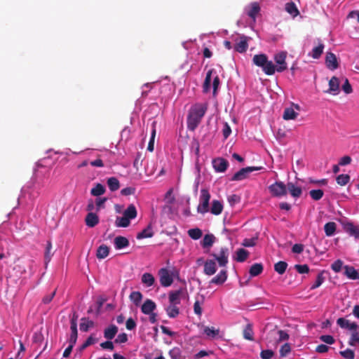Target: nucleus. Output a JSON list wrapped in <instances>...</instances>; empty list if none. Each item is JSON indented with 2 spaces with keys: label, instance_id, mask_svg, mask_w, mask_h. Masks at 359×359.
Segmentation results:
<instances>
[{
  "label": "nucleus",
  "instance_id": "nucleus-1",
  "mask_svg": "<svg viewBox=\"0 0 359 359\" xmlns=\"http://www.w3.org/2000/svg\"><path fill=\"white\" fill-rule=\"evenodd\" d=\"M208 109L206 103H196L191 107L187 116V128L194 131L201 122Z\"/></svg>",
  "mask_w": 359,
  "mask_h": 359
},
{
  "label": "nucleus",
  "instance_id": "nucleus-2",
  "mask_svg": "<svg viewBox=\"0 0 359 359\" xmlns=\"http://www.w3.org/2000/svg\"><path fill=\"white\" fill-rule=\"evenodd\" d=\"M210 194L208 189H202L199 198V204L197 207V212L201 214H205L209 212Z\"/></svg>",
  "mask_w": 359,
  "mask_h": 359
},
{
  "label": "nucleus",
  "instance_id": "nucleus-3",
  "mask_svg": "<svg viewBox=\"0 0 359 359\" xmlns=\"http://www.w3.org/2000/svg\"><path fill=\"white\" fill-rule=\"evenodd\" d=\"M229 252L226 247H222L218 253L210 254V256L214 257V260H216L221 267H224L227 265L229 262Z\"/></svg>",
  "mask_w": 359,
  "mask_h": 359
},
{
  "label": "nucleus",
  "instance_id": "nucleus-4",
  "mask_svg": "<svg viewBox=\"0 0 359 359\" xmlns=\"http://www.w3.org/2000/svg\"><path fill=\"white\" fill-rule=\"evenodd\" d=\"M269 190L273 197H282L287 194L286 184L281 181H278L269 187Z\"/></svg>",
  "mask_w": 359,
  "mask_h": 359
},
{
  "label": "nucleus",
  "instance_id": "nucleus-5",
  "mask_svg": "<svg viewBox=\"0 0 359 359\" xmlns=\"http://www.w3.org/2000/svg\"><path fill=\"white\" fill-rule=\"evenodd\" d=\"M262 167L250 166L241 168L239 171L236 172L231 177L232 181H241L246 179L249 174L253 171L260 170Z\"/></svg>",
  "mask_w": 359,
  "mask_h": 359
},
{
  "label": "nucleus",
  "instance_id": "nucleus-6",
  "mask_svg": "<svg viewBox=\"0 0 359 359\" xmlns=\"http://www.w3.org/2000/svg\"><path fill=\"white\" fill-rule=\"evenodd\" d=\"M160 283L163 287H169L173 283L172 274L166 268H162L158 271Z\"/></svg>",
  "mask_w": 359,
  "mask_h": 359
},
{
  "label": "nucleus",
  "instance_id": "nucleus-7",
  "mask_svg": "<svg viewBox=\"0 0 359 359\" xmlns=\"http://www.w3.org/2000/svg\"><path fill=\"white\" fill-rule=\"evenodd\" d=\"M287 52L280 51L274 55V60L278 65L276 68L278 72H282L287 69V66L286 63Z\"/></svg>",
  "mask_w": 359,
  "mask_h": 359
},
{
  "label": "nucleus",
  "instance_id": "nucleus-8",
  "mask_svg": "<svg viewBox=\"0 0 359 359\" xmlns=\"http://www.w3.org/2000/svg\"><path fill=\"white\" fill-rule=\"evenodd\" d=\"M212 165L217 172H223L227 169L229 162L225 158H217L212 161Z\"/></svg>",
  "mask_w": 359,
  "mask_h": 359
},
{
  "label": "nucleus",
  "instance_id": "nucleus-9",
  "mask_svg": "<svg viewBox=\"0 0 359 359\" xmlns=\"http://www.w3.org/2000/svg\"><path fill=\"white\" fill-rule=\"evenodd\" d=\"M337 324L341 328L348 329L352 331L359 330V325L355 323H351L348 320L344 318H339L337 320Z\"/></svg>",
  "mask_w": 359,
  "mask_h": 359
},
{
  "label": "nucleus",
  "instance_id": "nucleus-10",
  "mask_svg": "<svg viewBox=\"0 0 359 359\" xmlns=\"http://www.w3.org/2000/svg\"><path fill=\"white\" fill-rule=\"evenodd\" d=\"M49 176V172H43L41 171H36L34 177V184L36 185L39 189L44 187V179L48 178Z\"/></svg>",
  "mask_w": 359,
  "mask_h": 359
},
{
  "label": "nucleus",
  "instance_id": "nucleus-11",
  "mask_svg": "<svg viewBox=\"0 0 359 359\" xmlns=\"http://www.w3.org/2000/svg\"><path fill=\"white\" fill-rule=\"evenodd\" d=\"M344 230L351 236L359 239V227L355 226L352 222H346L343 224Z\"/></svg>",
  "mask_w": 359,
  "mask_h": 359
},
{
  "label": "nucleus",
  "instance_id": "nucleus-12",
  "mask_svg": "<svg viewBox=\"0 0 359 359\" xmlns=\"http://www.w3.org/2000/svg\"><path fill=\"white\" fill-rule=\"evenodd\" d=\"M217 271V265L214 259H208L204 263L203 272L208 276H212Z\"/></svg>",
  "mask_w": 359,
  "mask_h": 359
},
{
  "label": "nucleus",
  "instance_id": "nucleus-13",
  "mask_svg": "<svg viewBox=\"0 0 359 359\" xmlns=\"http://www.w3.org/2000/svg\"><path fill=\"white\" fill-rule=\"evenodd\" d=\"M248 38L244 35L240 36V41L234 46V50L238 53H244L248 48Z\"/></svg>",
  "mask_w": 359,
  "mask_h": 359
},
{
  "label": "nucleus",
  "instance_id": "nucleus-14",
  "mask_svg": "<svg viewBox=\"0 0 359 359\" xmlns=\"http://www.w3.org/2000/svg\"><path fill=\"white\" fill-rule=\"evenodd\" d=\"M344 275L351 280H358L359 272L352 266L345 265L344 266Z\"/></svg>",
  "mask_w": 359,
  "mask_h": 359
},
{
  "label": "nucleus",
  "instance_id": "nucleus-15",
  "mask_svg": "<svg viewBox=\"0 0 359 359\" xmlns=\"http://www.w3.org/2000/svg\"><path fill=\"white\" fill-rule=\"evenodd\" d=\"M286 189L294 198H299L302 194V189L300 187L296 186L293 182H288L286 184Z\"/></svg>",
  "mask_w": 359,
  "mask_h": 359
},
{
  "label": "nucleus",
  "instance_id": "nucleus-16",
  "mask_svg": "<svg viewBox=\"0 0 359 359\" xmlns=\"http://www.w3.org/2000/svg\"><path fill=\"white\" fill-rule=\"evenodd\" d=\"M325 63L330 69L334 70L338 67V62L336 55L332 53H327Z\"/></svg>",
  "mask_w": 359,
  "mask_h": 359
},
{
  "label": "nucleus",
  "instance_id": "nucleus-17",
  "mask_svg": "<svg viewBox=\"0 0 359 359\" xmlns=\"http://www.w3.org/2000/svg\"><path fill=\"white\" fill-rule=\"evenodd\" d=\"M227 276L226 270H221L216 276L210 280V284L221 285L226 280Z\"/></svg>",
  "mask_w": 359,
  "mask_h": 359
},
{
  "label": "nucleus",
  "instance_id": "nucleus-18",
  "mask_svg": "<svg viewBox=\"0 0 359 359\" xmlns=\"http://www.w3.org/2000/svg\"><path fill=\"white\" fill-rule=\"evenodd\" d=\"M183 291L182 289L170 291L169 292V303L170 304H180L181 302V295L182 294Z\"/></svg>",
  "mask_w": 359,
  "mask_h": 359
},
{
  "label": "nucleus",
  "instance_id": "nucleus-19",
  "mask_svg": "<svg viewBox=\"0 0 359 359\" xmlns=\"http://www.w3.org/2000/svg\"><path fill=\"white\" fill-rule=\"evenodd\" d=\"M85 222L88 227L93 228L99 223V217L95 213L88 212L86 217Z\"/></svg>",
  "mask_w": 359,
  "mask_h": 359
},
{
  "label": "nucleus",
  "instance_id": "nucleus-20",
  "mask_svg": "<svg viewBox=\"0 0 359 359\" xmlns=\"http://www.w3.org/2000/svg\"><path fill=\"white\" fill-rule=\"evenodd\" d=\"M156 309V304L151 299H147L142 306L141 311L144 314H150Z\"/></svg>",
  "mask_w": 359,
  "mask_h": 359
},
{
  "label": "nucleus",
  "instance_id": "nucleus-21",
  "mask_svg": "<svg viewBox=\"0 0 359 359\" xmlns=\"http://www.w3.org/2000/svg\"><path fill=\"white\" fill-rule=\"evenodd\" d=\"M129 245V241L127 238L121 236H116L114 238V246L116 250L126 248Z\"/></svg>",
  "mask_w": 359,
  "mask_h": 359
},
{
  "label": "nucleus",
  "instance_id": "nucleus-22",
  "mask_svg": "<svg viewBox=\"0 0 359 359\" xmlns=\"http://www.w3.org/2000/svg\"><path fill=\"white\" fill-rule=\"evenodd\" d=\"M328 92L332 93L334 95H337L339 92V81L336 76H333L329 81V90Z\"/></svg>",
  "mask_w": 359,
  "mask_h": 359
},
{
  "label": "nucleus",
  "instance_id": "nucleus-23",
  "mask_svg": "<svg viewBox=\"0 0 359 359\" xmlns=\"http://www.w3.org/2000/svg\"><path fill=\"white\" fill-rule=\"evenodd\" d=\"M118 332V327L115 325H111L107 327L104 331V337L108 340H111L114 338Z\"/></svg>",
  "mask_w": 359,
  "mask_h": 359
},
{
  "label": "nucleus",
  "instance_id": "nucleus-24",
  "mask_svg": "<svg viewBox=\"0 0 359 359\" xmlns=\"http://www.w3.org/2000/svg\"><path fill=\"white\" fill-rule=\"evenodd\" d=\"M223 210V205L221 201L218 200H213L212 202L211 208L209 211L215 215H219Z\"/></svg>",
  "mask_w": 359,
  "mask_h": 359
},
{
  "label": "nucleus",
  "instance_id": "nucleus-25",
  "mask_svg": "<svg viewBox=\"0 0 359 359\" xmlns=\"http://www.w3.org/2000/svg\"><path fill=\"white\" fill-rule=\"evenodd\" d=\"M271 334L278 335V338L276 340V342L278 344L282 341H285L289 339V334L285 331L278 330L276 328L271 330Z\"/></svg>",
  "mask_w": 359,
  "mask_h": 359
},
{
  "label": "nucleus",
  "instance_id": "nucleus-26",
  "mask_svg": "<svg viewBox=\"0 0 359 359\" xmlns=\"http://www.w3.org/2000/svg\"><path fill=\"white\" fill-rule=\"evenodd\" d=\"M178 304H170L168 306L165 308L167 315L172 318H176L180 313V309L177 306Z\"/></svg>",
  "mask_w": 359,
  "mask_h": 359
},
{
  "label": "nucleus",
  "instance_id": "nucleus-27",
  "mask_svg": "<svg viewBox=\"0 0 359 359\" xmlns=\"http://www.w3.org/2000/svg\"><path fill=\"white\" fill-rule=\"evenodd\" d=\"M215 241V237L213 234H206L201 241V245L203 248H210Z\"/></svg>",
  "mask_w": 359,
  "mask_h": 359
},
{
  "label": "nucleus",
  "instance_id": "nucleus-28",
  "mask_svg": "<svg viewBox=\"0 0 359 359\" xmlns=\"http://www.w3.org/2000/svg\"><path fill=\"white\" fill-rule=\"evenodd\" d=\"M154 236V231L152 230L151 224H149L147 227L143 229L141 232L138 233L137 235V239H143L147 238H151Z\"/></svg>",
  "mask_w": 359,
  "mask_h": 359
},
{
  "label": "nucleus",
  "instance_id": "nucleus-29",
  "mask_svg": "<svg viewBox=\"0 0 359 359\" xmlns=\"http://www.w3.org/2000/svg\"><path fill=\"white\" fill-rule=\"evenodd\" d=\"M268 57L265 54H257L255 55L252 61L253 63L259 67H262L267 62Z\"/></svg>",
  "mask_w": 359,
  "mask_h": 359
},
{
  "label": "nucleus",
  "instance_id": "nucleus-30",
  "mask_svg": "<svg viewBox=\"0 0 359 359\" xmlns=\"http://www.w3.org/2000/svg\"><path fill=\"white\" fill-rule=\"evenodd\" d=\"M260 11V6L257 2H253L250 4V8L247 12L248 15L252 18L254 20L256 18L257 15Z\"/></svg>",
  "mask_w": 359,
  "mask_h": 359
},
{
  "label": "nucleus",
  "instance_id": "nucleus-31",
  "mask_svg": "<svg viewBox=\"0 0 359 359\" xmlns=\"http://www.w3.org/2000/svg\"><path fill=\"white\" fill-rule=\"evenodd\" d=\"M109 253V248L106 245H101L97 250L96 256L99 259L106 258Z\"/></svg>",
  "mask_w": 359,
  "mask_h": 359
},
{
  "label": "nucleus",
  "instance_id": "nucleus-32",
  "mask_svg": "<svg viewBox=\"0 0 359 359\" xmlns=\"http://www.w3.org/2000/svg\"><path fill=\"white\" fill-rule=\"evenodd\" d=\"M263 269V265L261 263H255L251 266L249 273L250 276L255 277L261 274Z\"/></svg>",
  "mask_w": 359,
  "mask_h": 359
},
{
  "label": "nucleus",
  "instance_id": "nucleus-33",
  "mask_svg": "<svg viewBox=\"0 0 359 359\" xmlns=\"http://www.w3.org/2000/svg\"><path fill=\"white\" fill-rule=\"evenodd\" d=\"M263 72L266 75H273L276 71V66L272 62V61L267 60V62L264 64V66L262 67Z\"/></svg>",
  "mask_w": 359,
  "mask_h": 359
},
{
  "label": "nucleus",
  "instance_id": "nucleus-34",
  "mask_svg": "<svg viewBox=\"0 0 359 359\" xmlns=\"http://www.w3.org/2000/svg\"><path fill=\"white\" fill-rule=\"evenodd\" d=\"M107 184L111 191H117L120 187L118 180L114 177L108 178Z\"/></svg>",
  "mask_w": 359,
  "mask_h": 359
},
{
  "label": "nucleus",
  "instance_id": "nucleus-35",
  "mask_svg": "<svg viewBox=\"0 0 359 359\" xmlns=\"http://www.w3.org/2000/svg\"><path fill=\"white\" fill-rule=\"evenodd\" d=\"M123 215L130 220L135 219L137 217V210L135 206L133 204L128 205V207L124 210Z\"/></svg>",
  "mask_w": 359,
  "mask_h": 359
},
{
  "label": "nucleus",
  "instance_id": "nucleus-36",
  "mask_svg": "<svg viewBox=\"0 0 359 359\" xmlns=\"http://www.w3.org/2000/svg\"><path fill=\"white\" fill-rule=\"evenodd\" d=\"M155 278L150 273H144L142 276V283L147 287H151L154 284Z\"/></svg>",
  "mask_w": 359,
  "mask_h": 359
},
{
  "label": "nucleus",
  "instance_id": "nucleus-37",
  "mask_svg": "<svg viewBox=\"0 0 359 359\" xmlns=\"http://www.w3.org/2000/svg\"><path fill=\"white\" fill-rule=\"evenodd\" d=\"M337 229V224L334 222H330L325 224L324 231L327 236H332L334 235Z\"/></svg>",
  "mask_w": 359,
  "mask_h": 359
},
{
  "label": "nucleus",
  "instance_id": "nucleus-38",
  "mask_svg": "<svg viewBox=\"0 0 359 359\" xmlns=\"http://www.w3.org/2000/svg\"><path fill=\"white\" fill-rule=\"evenodd\" d=\"M298 114L291 107L285 109L283 118L285 120H294L297 118Z\"/></svg>",
  "mask_w": 359,
  "mask_h": 359
},
{
  "label": "nucleus",
  "instance_id": "nucleus-39",
  "mask_svg": "<svg viewBox=\"0 0 359 359\" xmlns=\"http://www.w3.org/2000/svg\"><path fill=\"white\" fill-rule=\"evenodd\" d=\"M243 337L249 341L254 340V332L252 330V325L251 324H248L243 331Z\"/></svg>",
  "mask_w": 359,
  "mask_h": 359
},
{
  "label": "nucleus",
  "instance_id": "nucleus-40",
  "mask_svg": "<svg viewBox=\"0 0 359 359\" xmlns=\"http://www.w3.org/2000/svg\"><path fill=\"white\" fill-rule=\"evenodd\" d=\"M285 11L292 17H296L299 14V12L294 2L287 3L285 4Z\"/></svg>",
  "mask_w": 359,
  "mask_h": 359
},
{
  "label": "nucleus",
  "instance_id": "nucleus-41",
  "mask_svg": "<svg viewBox=\"0 0 359 359\" xmlns=\"http://www.w3.org/2000/svg\"><path fill=\"white\" fill-rule=\"evenodd\" d=\"M53 255V252H52V243L51 241H48L46 243L45 254H44V259L46 265L50 261L52 256Z\"/></svg>",
  "mask_w": 359,
  "mask_h": 359
},
{
  "label": "nucleus",
  "instance_id": "nucleus-42",
  "mask_svg": "<svg viewBox=\"0 0 359 359\" xmlns=\"http://www.w3.org/2000/svg\"><path fill=\"white\" fill-rule=\"evenodd\" d=\"M249 252L243 249V248H239L236 251V261L238 262H243L247 259L248 257Z\"/></svg>",
  "mask_w": 359,
  "mask_h": 359
},
{
  "label": "nucleus",
  "instance_id": "nucleus-43",
  "mask_svg": "<svg viewBox=\"0 0 359 359\" xmlns=\"http://www.w3.org/2000/svg\"><path fill=\"white\" fill-rule=\"evenodd\" d=\"M130 219L124 215L123 217H117L115 224L117 227H127L130 225Z\"/></svg>",
  "mask_w": 359,
  "mask_h": 359
},
{
  "label": "nucleus",
  "instance_id": "nucleus-44",
  "mask_svg": "<svg viewBox=\"0 0 359 359\" xmlns=\"http://www.w3.org/2000/svg\"><path fill=\"white\" fill-rule=\"evenodd\" d=\"M203 333L208 337L215 338L219 334V330L206 326L203 327Z\"/></svg>",
  "mask_w": 359,
  "mask_h": 359
},
{
  "label": "nucleus",
  "instance_id": "nucleus-45",
  "mask_svg": "<svg viewBox=\"0 0 359 359\" xmlns=\"http://www.w3.org/2000/svg\"><path fill=\"white\" fill-rule=\"evenodd\" d=\"M287 267V264L283 261H279L274 264V270L279 274H283Z\"/></svg>",
  "mask_w": 359,
  "mask_h": 359
},
{
  "label": "nucleus",
  "instance_id": "nucleus-46",
  "mask_svg": "<svg viewBox=\"0 0 359 359\" xmlns=\"http://www.w3.org/2000/svg\"><path fill=\"white\" fill-rule=\"evenodd\" d=\"M105 192L104 187L101 184H97L90 191V194L94 196H99Z\"/></svg>",
  "mask_w": 359,
  "mask_h": 359
},
{
  "label": "nucleus",
  "instance_id": "nucleus-47",
  "mask_svg": "<svg viewBox=\"0 0 359 359\" xmlns=\"http://www.w3.org/2000/svg\"><path fill=\"white\" fill-rule=\"evenodd\" d=\"M213 72V69H210L207 74L203 83V92L208 93L210 89L211 76Z\"/></svg>",
  "mask_w": 359,
  "mask_h": 359
},
{
  "label": "nucleus",
  "instance_id": "nucleus-48",
  "mask_svg": "<svg viewBox=\"0 0 359 359\" xmlns=\"http://www.w3.org/2000/svg\"><path fill=\"white\" fill-rule=\"evenodd\" d=\"M323 49L324 45L323 43H320L318 46L313 48L310 55L314 59H318L323 53Z\"/></svg>",
  "mask_w": 359,
  "mask_h": 359
},
{
  "label": "nucleus",
  "instance_id": "nucleus-49",
  "mask_svg": "<svg viewBox=\"0 0 359 359\" xmlns=\"http://www.w3.org/2000/svg\"><path fill=\"white\" fill-rule=\"evenodd\" d=\"M130 299L136 306H138L142 299V294L139 291H134L130 293Z\"/></svg>",
  "mask_w": 359,
  "mask_h": 359
},
{
  "label": "nucleus",
  "instance_id": "nucleus-50",
  "mask_svg": "<svg viewBox=\"0 0 359 359\" xmlns=\"http://www.w3.org/2000/svg\"><path fill=\"white\" fill-rule=\"evenodd\" d=\"M187 233L189 236L194 240L199 239L203 235L202 231L198 228L191 229Z\"/></svg>",
  "mask_w": 359,
  "mask_h": 359
},
{
  "label": "nucleus",
  "instance_id": "nucleus-51",
  "mask_svg": "<svg viewBox=\"0 0 359 359\" xmlns=\"http://www.w3.org/2000/svg\"><path fill=\"white\" fill-rule=\"evenodd\" d=\"M81 321L82 322L80 323V330L83 332H87L94 324L92 320H87L86 318H82Z\"/></svg>",
  "mask_w": 359,
  "mask_h": 359
},
{
  "label": "nucleus",
  "instance_id": "nucleus-52",
  "mask_svg": "<svg viewBox=\"0 0 359 359\" xmlns=\"http://www.w3.org/2000/svg\"><path fill=\"white\" fill-rule=\"evenodd\" d=\"M310 196L314 201H319L324 195V192L322 189H313L309 191Z\"/></svg>",
  "mask_w": 359,
  "mask_h": 359
},
{
  "label": "nucleus",
  "instance_id": "nucleus-53",
  "mask_svg": "<svg viewBox=\"0 0 359 359\" xmlns=\"http://www.w3.org/2000/svg\"><path fill=\"white\" fill-rule=\"evenodd\" d=\"M337 182L340 186H344L348 183L350 180V176L346 174H341L337 177Z\"/></svg>",
  "mask_w": 359,
  "mask_h": 359
},
{
  "label": "nucleus",
  "instance_id": "nucleus-54",
  "mask_svg": "<svg viewBox=\"0 0 359 359\" xmlns=\"http://www.w3.org/2000/svg\"><path fill=\"white\" fill-rule=\"evenodd\" d=\"M324 271L320 272L316 278L315 283L311 287V290H314L318 287H320L325 280V277L323 276Z\"/></svg>",
  "mask_w": 359,
  "mask_h": 359
},
{
  "label": "nucleus",
  "instance_id": "nucleus-55",
  "mask_svg": "<svg viewBox=\"0 0 359 359\" xmlns=\"http://www.w3.org/2000/svg\"><path fill=\"white\" fill-rule=\"evenodd\" d=\"M169 355L172 359H181L182 351L180 348L174 347L170 350Z\"/></svg>",
  "mask_w": 359,
  "mask_h": 359
},
{
  "label": "nucleus",
  "instance_id": "nucleus-56",
  "mask_svg": "<svg viewBox=\"0 0 359 359\" xmlns=\"http://www.w3.org/2000/svg\"><path fill=\"white\" fill-rule=\"evenodd\" d=\"M70 330H71V334H70V337L69 339V344L74 346L75 344L76 343L77 337H78L77 328L73 327L72 328H70Z\"/></svg>",
  "mask_w": 359,
  "mask_h": 359
},
{
  "label": "nucleus",
  "instance_id": "nucleus-57",
  "mask_svg": "<svg viewBox=\"0 0 359 359\" xmlns=\"http://www.w3.org/2000/svg\"><path fill=\"white\" fill-rule=\"evenodd\" d=\"M97 339L95 337H93V334H91L90 337H88V339L86 340V341L81 346L80 350L83 351L86 349L87 347H88L90 345L94 344L96 343Z\"/></svg>",
  "mask_w": 359,
  "mask_h": 359
},
{
  "label": "nucleus",
  "instance_id": "nucleus-58",
  "mask_svg": "<svg viewBox=\"0 0 359 359\" xmlns=\"http://www.w3.org/2000/svg\"><path fill=\"white\" fill-rule=\"evenodd\" d=\"M201 302H200L198 299H196L194 304V313L198 316H201L202 314V308L201 305L203 303V296H201Z\"/></svg>",
  "mask_w": 359,
  "mask_h": 359
},
{
  "label": "nucleus",
  "instance_id": "nucleus-59",
  "mask_svg": "<svg viewBox=\"0 0 359 359\" xmlns=\"http://www.w3.org/2000/svg\"><path fill=\"white\" fill-rule=\"evenodd\" d=\"M348 344L350 346H356L357 344H359V333L358 330L353 331Z\"/></svg>",
  "mask_w": 359,
  "mask_h": 359
},
{
  "label": "nucleus",
  "instance_id": "nucleus-60",
  "mask_svg": "<svg viewBox=\"0 0 359 359\" xmlns=\"http://www.w3.org/2000/svg\"><path fill=\"white\" fill-rule=\"evenodd\" d=\"M343 264L344 263L341 259H337L331 264V269L335 273H339L341 271L342 267L344 268Z\"/></svg>",
  "mask_w": 359,
  "mask_h": 359
},
{
  "label": "nucleus",
  "instance_id": "nucleus-61",
  "mask_svg": "<svg viewBox=\"0 0 359 359\" xmlns=\"http://www.w3.org/2000/svg\"><path fill=\"white\" fill-rule=\"evenodd\" d=\"M340 354L346 359H354L355 358L354 351L349 348L340 351Z\"/></svg>",
  "mask_w": 359,
  "mask_h": 359
},
{
  "label": "nucleus",
  "instance_id": "nucleus-62",
  "mask_svg": "<svg viewBox=\"0 0 359 359\" xmlns=\"http://www.w3.org/2000/svg\"><path fill=\"white\" fill-rule=\"evenodd\" d=\"M294 268L299 273H307L309 271V268L307 264H296Z\"/></svg>",
  "mask_w": 359,
  "mask_h": 359
},
{
  "label": "nucleus",
  "instance_id": "nucleus-63",
  "mask_svg": "<svg viewBox=\"0 0 359 359\" xmlns=\"http://www.w3.org/2000/svg\"><path fill=\"white\" fill-rule=\"evenodd\" d=\"M273 351L270 349L263 350L260 353V357L262 359H271L273 356Z\"/></svg>",
  "mask_w": 359,
  "mask_h": 359
},
{
  "label": "nucleus",
  "instance_id": "nucleus-64",
  "mask_svg": "<svg viewBox=\"0 0 359 359\" xmlns=\"http://www.w3.org/2000/svg\"><path fill=\"white\" fill-rule=\"evenodd\" d=\"M291 351V348L289 344L286 343L283 345L280 349V355L282 357L286 356Z\"/></svg>",
  "mask_w": 359,
  "mask_h": 359
}]
</instances>
